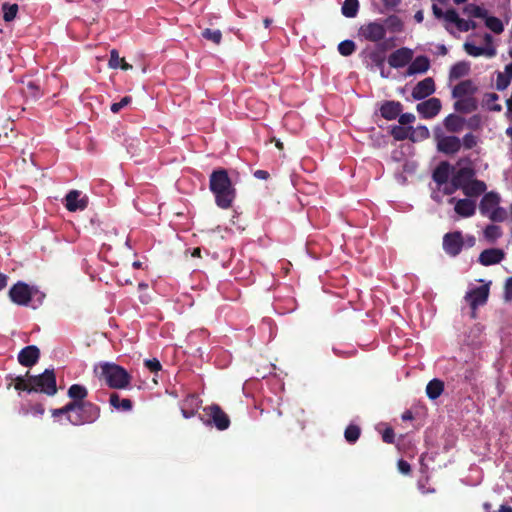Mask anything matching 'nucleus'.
<instances>
[{"instance_id":"1","label":"nucleus","mask_w":512,"mask_h":512,"mask_svg":"<svg viewBox=\"0 0 512 512\" xmlns=\"http://www.w3.org/2000/svg\"><path fill=\"white\" fill-rule=\"evenodd\" d=\"M209 188L215 196L216 204L222 209H228L236 196L235 188L225 169L214 170L209 179Z\"/></svg>"},{"instance_id":"2","label":"nucleus","mask_w":512,"mask_h":512,"mask_svg":"<svg viewBox=\"0 0 512 512\" xmlns=\"http://www.w3.org/2000/svg\"><path fill=\"white\" fill-rule=\"evenodd\" d=\"M73 410L72 414L68 416V420L72 425L80 426L84 424H91L96 422L101 414V409L98 405L86 401L78 403H72Z\"/></svg>"},{"instance_id":"3","label":"nucleus","mask_w":512,"mask_h":512,"mask_svg":"<svg viewBox=\"0 0 512 512\" xmlns=\"http://www.w3.org/2000/svg\"><path fill=\"white\" fill-rule=\"evenodd\" d=\"M100 368L101 377L110 388L125 389L130 384L131 376L123 367L116 364L103 363Z\"/></svg>"},{"instance_id":"4","label":"nucleus","mask_w":512,"mask_h":512,"mask_svg":"<svg viewBox=\"0 0 512 512\" xmlns=\"http://www.w3.org/2000/svg\"><path fill=\"white\" fill-rule=\"evenodd\" d=\"M32 387L29 389L31 392H41L48 396H53L57 393L56 376L53 369H46L42 374L30 376Z\"/></svg>"},{"instance_id":"5","label":"nucleus","mask_w":512,"mask_h":512,"mask_svg":"<svg viewBox=\"0 0 512 512\" xmlns=\"http://www.w3.org/2000/svg\"><path fill=\"white\" fill-rule=\"evenodd\" d=\"M203 412L207 417H200L204 424L214 426L220 431L229 428L230 418L218 404H211L204 407Z\"/></svg>"},{"instance_id":"6","label":"nucleus","mask_w":512,"mask_h":512,"mask_svg":"<svg viewBox=\"0 0 512 512\" xmlns=\"http://www.w3.org/2000/svg\"><path fill=\"white\" fill-rule=\"evenodd\" d=\"M435 140L437 150L447 155H453L460 151L462 147L461 140L456 136H445L439 128L435 130Z\"/></svg>"},{"instance_id":"7","label":"nucleus","mask_w":512,"mask_h":512,"mask_svg":"<svg viewBox=\"0 0 512 512\" xmlns=\"http://www.w3.org/2000/svg\"><path fill=\"white\" fill-rule=\"evenodd\" d=\"M359 35L367 41L379 44L386 36V28L380 21L369 22L360 27Z\"/></svg>"},{"instance_id":"8","label":"nucleus","mask_w":512,"mask_h":512,"mask_svg":"<svg viewBox=\"0 0 512 512\" xmlns=\"http://www.w3.org/2000/svg\"><path fill=\"white\" fill-rule=\"evenodd\" d=\"M464 244V239L459 231L447 233L443 237V249L449 255H458Z\"/></svg>"},{"instance_id":"9","label":"nucleus","mask_w":512,"mask_h":512,"mask_svg":"<svg viewBox=\"0 0 512 512\" xmlns=\"http://www.w3.org/2000/svg\"><path fill=\"white\" fill-rule=\"evenodd\" d=\"M488 296V285L476 287L466 293L465 299L467 300L471 309L473 310V315L475 314V311L479 306H482L487 302Z\"/></svg>"},{"instance_id":"10","label":"nucleus","mask_w":512,"mask_h":512,"mask_svg":"<svg viewBox=\"0 0 512 512\" xmlns=\"http://www.w3.org/2000/svg\"><path fill=\"white\" fill-rule=\"evenodd\" d=\"M413 51L402 47L392 52L388 57V63L393 68H402L412 61Z\"/></svg>"},{"instance_id":"11","label":"nucleus","mask_w":512,"mask_h":512,"mask_svg":"<svg viewBox=\"0 0 512 512\" xmlns=\"http://www.w3.org/2000/svg\"><path fill=\"white\" fill-rule=\"evenodd\" d=\"M9 296L18 305H28L31 300V291L27 284L18 282L10 289Z\"/></svg>"},{"instance_id":"12","label":"nucleus","mask_w":512,"mask_h":512,"mask_svg":"<svg viewBox=\"0 0 512 512\" xmlns=\"http://www.w3.org/2000/svg\"><path fill=\"white\" fill-rule=\"evenodd\" d=\"M416 109L423 118H433L441 110V101L438 98H429L418 103Z\"/></svg>"},{"instance_id":"13","label":"nucleus","mask_w":512,"mask_h":512,"mask_svg":"<svg viewBox=\"0 0 512 512\" xmlns=\"http://www.w3.org/2000/svg\"><path fill=\"white\" fill-rule=\"evenodd\" d=\"M435 92V83L431 77L418 82L412 90V97L416 100L424 99Z\"/></svg>"},{"instance_id":"14","label":"nucleus","mask_w":512,"mask_h":512,"mask_svg":"<svg viewBox=\"0 0 512 512\" xmlns=\"http://www.w3.org/2000/svg\"><path fill=\"white\" fill-rule=\"evenodd\" d=\"M40 357V350L34 345L24 347L18 354V361L22 366L32 367Z\"/></svg>"},{"instance_id":"15","label":"nucleus","mask_w":512,"mask_h":512,"mask_svg":"<svg viewBox=\"0 0 512 512\" xmlns=\"http://www.w3.org/2000/svg\"><path fill=\"white\" fill-rule=\"evenodd\" d=\"M80 191L71 190L65 197V206L67 210L74 212L77 210H84L87 207L88 199L86 197L80 198Z\"/></svg>"},{"instance_id":"16","label":"nucleus","mask_w":512,"mask_h":512,"mask_svg":"<svg viewBox=\"0 0 512 512\" xmlns=\"http://www.w3.org/2000/svg\"><path fill=\"white\" fill-rule=\"evenodd\" d=\"M391 46L392 45H389L387 41L377 44L376 48L368 54V58L371 63L376 67L383 69L386 60L385 52Z\"/></svg>"},{"instance_id":"17","label":"nucleus","mask_w":512,"mask_h":512,"mask_svg":"<svg viewBox=\"0 0 512 512\" xmlns=\"http://www.w3.org/2000/svg\"><path fill=\"white\" fill-rule=\"evenodd\" d=\"M477 91L472 80H464L458 83L452 90L453 98L471 97Z\"/></svg>"},{"instance_id":"18","label":"nucleus","mask_w":512,"mask_h":512,"mask_svg":"<svg viewBox=\"0 0 512 512\" xmlns=\"http://www.w3.org/2000/svg\"><path fill=\"white\" fill-rule=\"evenodd\" d=\"M466 53L473 57L486 56L488 58H492L496 56L497 51L494 46H486V47H477L470 42H466L463 45Z\"/></svg>"},{"instance_id":"19","label":"nucleus","mask_w":512,"mask_h":512,"mask_svg":"<svg viewBox=\"0 0 512 512\" xmlns=\"http://www.w3.org/2000/svg\"><path fill=\"white\" fill-rule=\"evenodd\" d=\"M402 111V104L398 101H386L380 108V113L386 120L396 119Z\"/></svg>"},{"instance_id":"20","label":"nucleus","mask_w":512,"mask_h":512,"mask_svg":"<svg viewBox=\"0 0 512 512\" xmlns=\"http://www.w3.org/2000/svg\"><path fill=\"white\" fill-rule=\"evenodd\" d=\"M500 201V197L497 193L489 192L486 193L480 201L479 210L480 213L484 216H488V214L498 206Z\"/></svg>"},{"instance_id":"21","label":"nucleus","mask_w":512,"mask_h":512,"mask_svg":"<svg viewBox=\"0 0 512 512\" xmlns=\"http://www.w3.org/2000/svg\"><path fill=\"white\" fill-rule=\"evenodd\" d=\"M457 100L454 103V109L460 113H471L478 108L477 100L471 97H462L456 98Z\"/></svg>"},{"instance_id":"22","label":"nucleus","mask_w":512,"mask_h":512,"mask_svg":"<svg viewBox=\"0 0 512 512\" xmlns=\"http://www.w3.org/2000/svg\"><path fill=\"white\" fill-rule=\"evenodd\" d=\"M430 67V61L426 56H417L409 65L407 74H422L425 73Z\"/></svg>"},{"instance_id":"23","label":"nucleus","mask_w":512,"mask_h":512,"mask_svg":"<svg viewBox=\"0 0 512 512\" xmlns=\"http://www.w3.org/2000/svg\"><path fill=\"white\" fill-rule=\"evenodd\" d=\"M67 395L71 399L69 403L80 404L81 402H86L85 399L88 396V390L81 384H73L68 388Z\"/></svg>"},{"instance_id":"24","label":"nucleus","mask_w":512,"mask_h":512,"mask_svg":"<svg viewBox=\"0 0 512 512\" xmlns=\"http://www.w3.org/2000/svg\"><path fill=\"white\" fill-rule=\"evenodd\" d=\"M476 209L475 202L470 199H460L455 203V212L462 217L474 215Z\"/></svg>"},{"instance_id":"25","label":"nucleus","mask_w":512,"mask_h":512,"mask_svg":"<svg viewBox=\"0 0 512 512\" xmlns=\"http://www.w3.org/2000/svg\"><path fill=\"white\" fill-rule=\"evenodd\" d=\"M465 125V119L456 115L450 114L444 119V126L447 131L452 133L460 132Z\"/></svg>"},{"instance_id":"26","label":"nucleus","mask_w":512,"mask_h":512,"mask_svg":"<svg viewBox=\"0 0 512 512\" xmlns=\"http://www.w3.org/2000/svg\"><path fill=\"white\" fill-rule=\"evenodd\" d=\"M450 165L448 162H441L433 171L432 178L440 186L446 184L449 179Z\"/></svg>"},{"instance_id":"27","label":"nucleus","mask_w":512,"mask_h":512,"mask_svg":"<svg viewBox=\"0 0 512 512\" xmlns=\"http://www.w3.org/2000/svg\"><path fill=\"white\" fill-rule=\"evenodd\" d=\"M444 391V382L440 379L434 378L428 382L426 386V394L431 400H435Z\"/></svg>"},{"instance_id":"28","label":"nucleus","mask_w":512,"mask_h":512,"mask_svg":"<svg viewBox=\"0 0 512 512\" xmlns=\"http://www.w3.org/2000/svg\"><path fill=\"white\" fill-rule=\"evenodd\" d=\"M109 403L113 408L122 411H130L133 407V403L130 399H121L120 396L115 392L110 394Z\"/></svg>"},{"instance_id":"29","label":"nucleus","mask_w":512,"mask_h":512,"mask_svg":"<svg viewBox=\"0 0 512 512\" xmlns=\"http://www.w3.org/2000/svg\"><path fill=\"white\" fill-rule=\"evenodd\" d=\"M462 190L466 196H478L486 190V185L482 181L474 180L463 186Z\"/></svg>"},{"instance_id":"30","label":"nucleus","mask_w":512,"mask_h":512,"mask_svg":"<svg viewBox=\"0 0 512 512\" xmlns=\"http://www.w3.org/2000/svg\"><path fill=\"white\" fill-rule=\"evenodd\" d=\"M473 176V171L469 168H460L452 177L451 181L456 187L465 186Z\"/></svg>"},{"instance_id":"31","label":"nucleus","mask_w":512,"mask_h":512,"mask_svg":"<svg viewBox=\"0 0 512 512\" xmlns=\"http://www.w3.org/2000/svg\"><path fill=\"white\" fill-rule=\"evenodd\" d=\"M470 65L467 62L461 61L454 64L449 72L450 80H456L463 76H466L469 73Z\"/></svg>"},{"instance_id":"32","label":"nucleus","mask_w":512,"mask_h":512,"mask_svg":"<svg viewBox=\"0 0 512 512\" xmlns=\"http://www.w3.org/2000/svg\"><path fill=\"white\" fill-rule=\"evenodd\" d=\"M359 9L358 0H345L341 11L345 17L353 18L357 15Z\"/></svg>"},{"instance_id":"33","label":"nucleus","mask_w":512,"mask_h":512,"mask_svg":"<svg viewBox=\"0 0 512 512\" xmlns=\"http://www.w3.org/2000/svg\"><path fill=\"white\" fill-rule=\"evenodd\" d=\"M484 19L486 27L490 29L492 32L496 34H500L503 32L504 26L499 18L494 16H488L487 14L486 17H484Z\"/></svg>"},{"instance_id":"34","label":"nucleus","mask_w":512,"mask_h":512,"mask_svg":"<svg viewBox=\"0 0 512 512\" xmlns=\"http://www.w3.org/2000/svg\"><path fill=\"white\" fill-rule=\"evenodd\" d=\"M410 129H411V127L405 128V127H402V126L395 125L391 129V135L397 141L405 140L408 137L412 141H416V138L414 137L413 134L411 136H409L408 130H410Z\"/></svg>"},{"instance_id":"35","label":"nucleus","mask_w":512,"mask_h":512,"mask_svg":"<svg viewBox=\"0 0 512 512\" xmlns=\"http://www.w3.org/2000/svg\"><path fill=\"white\" fill-rule=\"evenodd\" d=\"M361 434V429L358 425L350 424L344 432V437L346 441L350 444L355 443Z\"/></svg>"},{"instance_id":"36","label":"nucleus","mask_w":512,"mask_h":512,"mask_svg":"<svg viewBox=\"0 0 512 512\" xmlns=\"http://www.w3.org/2000/svg\"><path fill=\"white\" fill-rule=\"evenodd\" d=\"M201 35L205 40L210 41L216 45H219L222 41V33L218 29L213 30L206 28L202 31Z\"/></svg>"},{"instance_id":"37","label":"nucleus","mask_w":512,"mask_h":512,"mask_svg":"<svg viewBox=\"0 0 512 512\" xmlns=\"http://www.w3.org/2000/svg\"><path fill=\"white\" fill-rule=\"evenodd\" d=\"M28 379L26 380L24 376H17L14 378V388L18 391H27L29 392L30 387H32V382L30 381L29 371L26 372L25 375Z\"/></svg>"},{"instance_id":"38","label":"nucleus","mask_w":512,"mask_h":512,"mask_svg":"<svg viewBox=\"0 0 512 512\" xmlns=\"http://www.w3.org/2000/svg\"><path fill=\"white\" fill-rule=\"evenodd\" d=\"M464 13L469 15V16H472V17H475V18H482L484 19V17H486L487 15V10H485L484 8L478 6V5H475V4H468L464 7Z\"/></svg>"},{"instance_id":"39","label":"nucleus","mask_w":512,"mask_h":512,"mask_svg":"<svg viewBox=\"0 0 512 512\" xmlns=\"http://www.w3.org/2000/svg\"><path fill=\"white\" fill-rule=\"evenodd\" d=\"M498 99L499 96L496 93H487L484 96V103L489 110L499 112L502 110V107L496 103Z\"/></svg>"},{"instance_id":"40","label":"nucleus","mask_w":512,"mask_h":512,"mask_svg":"<svg viewBox=\"0 0 512 512\" xmlns=\"http://www.w3.org/2000/svg\"><path fill=\"white\" fill-rule=\"evenodd\" d=\"M3 10V19L6 22H10L15 19L17 12H18V5L17 4H8L4 3L2 6Z\"/></svg>"},{"instance_id":"41","label":"nucleus","mask_w":512,"mask_h":512,"mask_svg":"<svg viewBox=\"0 0 512 512\" xmlns=\"http://www.w3.org/2000/svg\"><path fill=\"white\" fill-rule=\"evenodd\" d=\"M356 45L352 40H344L339 43L338 51L342 56H350L354 53Z\"/></svg>"},{"instance_id":"42","label":"nucleus","mask_w":512,"mask_h":512,"mask_svg":"<svg viewBox=\"0 0 512 512\" xmlns=\"http://www.w3.org/2000/svg\"><path fill=\"white\" fill-rule=\"evenodd\" d=\"M502 235L501 228L497 225H488L484 230V236L489 241H495Z\"/></svg>"},{"instance_id":"43","label":"nucleus","mask_w":512,"mask_h":512,"mask_svg":"<svg viewBox=\"0 0 512 512\" xmlns=\"http://www.w3.org/2000/svg\"><path fill=\"white\" fill-rule=\"evenodd\" d=\"M201 400L199 397L195 394H189L185 397V399L182 401V406H185L187 408H191L194 410H198L200 407Z\"/></svg>"},{"instance_id":"44","label":"nucleus","mask_w":512,"mask_h":512,"mask_svg":"<svg viewBox=\"0 0 512 512\" xmlns=\"http://www.w3.org/2000/svg\"><path fill=\"white\" fill-rule=\"evenodd\" d=\"M490 220L494 222H501L504 221L507 217V212L504 208L496 206L489 214L488 216Z\"/></svg>"},{"instance_id":"45","label":"nucleus","mask_w":512,"mask_h":512,"mask_svg":"<svg viewBox=\"0 0 512 512\" xmlns=\"http://www.w3.org/2000/svg\"><path fill=\"white\" fill-rule=\"evenodd\" d=\"M461 143L465 149H472L477 145L478 138L472 133H467L464 135Z\"/></svg>"},{"instance_id":"46","label":"nucleus","mask_w":512,"mask_h":512,"mask_svg":"<svg viewBox=\"0 0 512 512\" xmlns=\"http://www.w3.org/2000/svg\"><path fill=\"white\" fill-rule=\"evenodd\" d=\"M456 27L461 32H467L469 30L475 29L477 27V23L472 20H464L460 18Z\"/></svg>"},{"instance_id":"47","label":"nucleus","mask_w":512,"mask_h":512,"mask_svg":"<svg viewBox=\"0 0 512 512\" xmlns=\"http://www.w3.org/2000/svg\"><path fill=\"white\" fill-rule=\"evenodd\" d=\"M510 81L511 80L509 79V77H507L504 73L499 72L497 74V80H496L497 90H499V91L505 90L509 86Z\"/></svg>"},{"instance_id":"48","label":"nucleus","mask_w":512,"mask_h":512,"mask_svg":"<svg viewBox=\"0 0 512 512\" xmlns=\"http://www.w3.org/2000/svg\"><path fill=\"white\" fill-rule=\"evenodd\" d=\"M25 93L35 99L39 98L40 96V91H39V87L38 85L33 82V81H29L27 84H26V88H25Z\"/></svg>"},{"instance_id":"49","label":"nucleus","mask_w":512,"mask_h":512,"mask_svg":"<svg viewBox=\"0 0 512 512\" xmlns=\"http://www.w3.org/2000/svg\"><path fill=\"white\" fill-rule=\"evenodd\" d=\"M121 59L122 58L119 57L118 51L116 49H112L110 51V59H109V62H108L109 68H111V69L119 68Z\"/></svg>"},{"instance_id":"50","label":"nucleus","mask_w":512,"mask_h":512,"mask_svg":"<svg viewBox=\"0 0 512 512\" xmlns=\"http://www.w3.org/2000/svg\"><path fill=\"white\" fill-rule=\"evenodd\" d=\"M132 101V98L129 96L123 97L119 102H115L111 105V111L113 113H118L122 108L126 107L128 104H130Z\"/></svg>"},{"instance_id":"51","label":"nucleus","mask_w":512,"mask_h":512,"mask_svg":"<svg viewBox=\"0 0 512 512\" xmlns=\"http://www.w3.org/2000/svg\"><path fill=\"white\" fill-rule=\"evenodd\" d=\"M73 404L71 403H67L65 406L61 407V408H58V409H53L52 410V416L53 417H59L61 415H70L72 414V410H73Z\"/></svg>"},{"instance_id":"52","label":"nucleus","mask_w":512,"mask_h":512,"mask_svg":"<svg viewBox=\"0 0 512 512\" xmlns=\"http://www.w3.org/2000/svg\"><path fill=\"white\" fill-rule=\"evenodd\" d=\"M382 440L387 444H393L395 441V433L391 427H387L382 433Z\"/></svg>"},{"instance_id":"53","label":"nucleus","mask_w":512,"mask_h":512,"mask_svg":"<svg viewBox=\"0 0 512 512\" xmlns=\"http://www.w3.org/2000/svg\"><path fill=\"white\" fill-rule=\"evenodd\" d=\"M447 22H450V23H454L455 25H457L460 17L458 15V13L456 12V10L454 9H449L447 10L445 13H444V17H443Z\"/></svg>"},{"instance_id":"54","label":"nucleus","mask_w":512,"mask_h":512,"mask_svg":"<svg viewBox=\"0 0 512 512\" xmlns=\"http://www.w3.org/2000/svg\"><path fill=\"white\" fill-rule=\"evenodd\" d=\"M145 366L151 372H158L161 370V364L156 358L145 360Z\"/></svg>"},{"instance_id":"55","label":"nucleus","mask_w":512,"mask_h":512,"mask_svg":"<svg viewBox=\"0 0 512 512\" xmlns=\"http://www.w3.org/2000/svg\"><path fill=\"white\" fill-rule=\"evenodd\" d=\"M415 121V115L412 113H403L399 115V123L401 125H407Z\"/></svg>"},{"instance_id":"56","label":"nucleus","mask_w":512,"mask_h":512,"mask_svg":"<svg viewBox=\"0 0 512 512\" xmlns=\"http://www.w3.org/2000/svg\"><path fill=\"white\" fill-rule=\"evenodd\" d=\"M397 466H398V470H399L402 474L407 475V474H409V473L411 472V466H410V464H409L407 461L403 460V459H401V460H399V461H398Z\"/></svg>"},{"instance_id":"57","label":"nucleus","mask_w":512,"mask_h":512,"mask_svg":"<svg viewBox=\"0 0 512 512\" xmlns=\"http://www.w3.org/2000/svg\"><path fill=\"white\" fill-rule=\"evenodd\" d=\"M387 22L390 23V25L392 26V28L395 30V31H400L401 28H402V23L401 21L399 20L398 17L396 16H390L388 19H387Z\"/></svg>"},{"instance_id":"58","label":"nucleus","mask_w":512,"mask_h":512,"mask_svg":"<svg viewBox=\"0 0 512 512\" xmlns=\"http://www.w3.org/2000/svg\"><path fill=\"white\" fill-rule=\"evenodd\" d=\"M505 299L512 300V277L508 278L505 284Z\"/></svg>"},{"instance_id":"59","label":"nucleus","mask_w":512,"mask_h":512,"mask_svg":"<svg viewBox=\"0 0 512 512\" xmlns=\"http://www.w3.org/2000/svg\"><path fill=\"white\" fill-rule=\"evenodd\" d=\"M503 258H478L479 262L484 266H490L499 263Z\"/></svg>"},{"instance_id":"60","label":"nucleus","mask_w":512,"mask_h":512,"mask_svg":"<svg viewBox=\"0 0 512 512\" xmlns=\"http://www.w3.org/2000/svg\"><path fill=\"white\" fill-rule=\"evenodd\" d=\"M479 256H504L503 252L501 250L497 249H486L483 250Z\"/></svg>"},{"instance_id":"61","label":"nucleus","mask_w":512,"mask_h":512,"mask_svg":"<svg viewBox=\"0 0 512 512\" xmlns=\"http://www.w3.org/2000/svg\"><path fill=\"white\" fill-rule=\"evenodd\" d=\"M181 412H182L183 417L188 419V418L195 416V414L197 413V410L187 408V407L181 405Z\"/></svg>"},{"instance_id":"62","label":"nucleus","mask_w":512,"mask_h":512,"mask_svg":"<svg viewBox=\"0 0 512 512\" xmlns=\"http://www.w3.org/2000/svg\"><path fill=\"white\" fill-rule=\"evenodd\" d=\"M31 411L34 415L42 416L45 412V409L42 404L38 403V404H35L34 406H32Z\"/></svg>"},{"instance_id":"63","label":"nucleus","mask_w":512,"mask_h":512,"mask_svg":"<svg viewBox=\"0 0 512 512\" xmlns=\"http://www.w3.org/2000/svg\"><path fill=\"white\" fill-rule=\"evenodd\" d=\"M381 1L387 9H393V8L397 7L401 2V0H381Z\"/></svg>"},{"instance_id":"64","label":"nucleus","mask_w":512,"mask_h":512,"mask_svg":"<svg viewBox=\"0 0 512 512\" xmlns=\"http://www.w3.org/2000/svg\"><path fill=\"white\" fill-rule=\"evenodd\" d=\"M416 131H417L418 135L423 139H426L429 137V130L426 126H419Z\"/></svg>"}]
</instances>
